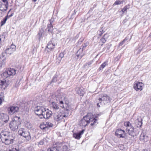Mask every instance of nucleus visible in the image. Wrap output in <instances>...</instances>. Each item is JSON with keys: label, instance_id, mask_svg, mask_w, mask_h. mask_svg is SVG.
I'll return each mask as SVG.
<instances>
[{"label": "nucleus", "instance_id": "e2e57ef3", "mask_svg": "<svg viewBox=\"0 0 151 151\" xmlns=\"http://www.w3.org/2000/svg\"><path fill=\"white\" fill-rule=\"evenodd\" d=\"M1 44H0V45Z\"/></svg>", "mask_w": 151, "mask_h": 151}, {"label": "nucleus", "instance_id": "4be33fe9", "mask_svg": "<svg viewBox=\"0 0 151 151\" xmlns=\"http://www.w3.org/2000/svg\"><path fill=\"white\" fill-rule=\"evenodd\" d=\"M88 114H89V116H88V120L89 122V124L90 122H92L91 124V126H93L94 124V123H96V119L95 118L90 117V116L91 115V113Z\"/></svg>", "mask_w": 151, "mask_h": 151}, {"label": "nucleus", "instance_id": "4c0bfd02", "mask_svg": "<svg viewBox=\"0 0 151 151\" xmlns=\"http://www.w3.org/2000/svg\"><path fill=\"white\" fill-rule=\"evenodd\" d=\"M63 115H65L66 116H64V118L67 117L69 114V111L68 109H66L64 113H63Z\"/></svg>", "mask_w": 151, "mask_h": 151}, {"label": "nucleus", "instance_id": "79ce46f5", "mask_svg": "<svg viewBox=\"0 0 151 151\" xmlns=\"http://www.w3.org/2000/svg\"><path fill=\"white\" fill-rule=\"evenodd\" d=\"M46 140V139L45 138H44L42 140H41L38 143V145H43V144L44 143V141Z\"/></svg>", "mask_w": 151, "mask_h": 151}, {"label": "nucleus", "instance_id": "412c9836", "mask_svg": "<svg viewBox=\"0 0 151 151\" xmlns=\"http://www.w3.org/2000/svg\"><path fill=\"white\" fill-rule=\"evenodd\" d=\"M53 22L52 19H51L50 20V24H48L47 25V29H48V31L50 33L52 34L53 31V26H52V23Z\"/></svg>", "mask_w": 151, "mask_h": 151}, {"label": "nucleus", "instance_id": "a878e982", "mask_svg": "<svg viewBox=\"0 0 151 151\" xmlns=\"http://www.w3.org/2000/svg\"><path fill=\"white\" fill-rule=\"evenodd\" d=\"M52 107L53 109L55 111H58L59 110V105L56 103L52 102Z\"/></svg>", "mask_w": 151, "mask_h": 151}, {"label": "nucleus", "instance_id": "ddd939ff", "mask_svg": "<svg viewBox=\"0 0 151 151\" xmlns=\"http://www.w3.org/2000/svg\"><path fill=\"white\" fill-rule=\"evenodd\" d=\"M89 44L88 42H86L84 44H83L82 45V48H80L78 50L77 52V56L78 57L80 56L81 58L84 55L83 53V50H84V48L86 47Z\"/></svg>", "mask_w": 151, "mask_h": 151}, {"label": "nucleus", "instance_id": "393cba45", "mask_svg": "<svg viewBox=\"0 0 151 151\" xmlns=\"http://www.w3.org/2000/svg\"><path fill=\"white\" fill-rule=\"evenodd\" d=\"M76 91L77 93L80 96H83L84 93L83 89L81 88H76Z\"/></svg>", "mask_w": 151, "mask_h": 151}, {"label": "nucleus", "instance_id": "052dcab7", "mask_svg": "<svg viewBox=\"0 0 151 151\" xmlns=\"http://www.w3.org/2000/svg\"><path fill=\"white\" fill-rule=\"evenodd\" d=\"M150 36H151V33H150Z\"/></svg>", "mask_w": 151, "mask_h": 151}, {"label": "nucleus", "instance_id": "37998d69", "mask_svg": "<svg viewBox=\"0 0 151 151\" xmlns=\"http://www.w3.org/2000/svg\"><path fill=\"white\" fill-rule=\"evenodd\" d=\"M93 61H91L87 63H86L84 65V66L86 67L88 65L89 66L91 65Z\"/></svg>", "mask_w": 151, "mask_h": 151}, {"label": "nucleus", "instance_id": "72a5a7b5", "mask_svg": "<svg viewBox=\"0 0 151 151\" xmlns=\"http://www.w3.org/2000/svg\"><path fill=\"white\" fill-rule=\"evenodd\" d=\"M124 125L125 126L127 127V128H128L132 126L130 123L129 122H125L124 123Z\"/></svg>", "mask_w": 151, "mask_h": 151}, {"label": "nucleus", "instance_id": "6e6d98bb", "mask_svg": "<svg viewBox=\"0 0 151 151\" xmlns=\"http://www.w3.org/2000/svg\"><path fill=\"white\" fill-rule=\"evenodd\" d=\"M39 116L40 117V118L41 119H42V118H44L43 117V116Z\"/></svg>", "mask_w": 151, "mask_h": 151}, {"label": "nucleus", "instance_id": "c9c22d12", "mask_svg": "<svg viewBox=\"0 0 151 151\" xmlns=\"http://www.w3.org/2000/svg\"><path fill=\"white\" fill-rule=\"evenodd\" d=\"M106 34H104V36L102 37V38L100 40V42H101L103 43H104L106 42V38L105 37V36L106 35Z\"/></svg>", "mask_w": 151, "mask_h": 151}, {"label": "nucleus", "instance_id": "f257e3e1", "mask_svg": "<svg viewBox=\"0 0 151 151\" xmlns=\"http://www.w3.org/2000/svg\"><path fill=\"white\" fill-rule=\"evenodd\" d=\"M0 138L3 142L6 145H9L13 142L14 138L9 132L2 131L0 133Z\"/></svg>", "mask_w": 151, "mask_h": 151}, {"label": "nucleus", "instance_id": "a19ab883", "mask_svg": "<svg viewBox=\"0 0 151 151\" xmlns=\"http://www.w3.org/2000/svg\"><path fill=\"white\" fill-rule=\"evenodd\" d=\"M64 55L63 53H61L58 56V59L61 60L62 58L64 57Z\"/></svg>", "mask_w": 151, "mask_h": 151}, {"label": "nucleus", "instance_id": "4468645a", "mask_svg": "<svg viewBox=\"0 0 151 151\" xmlns=\"http://www.w3.org/2000/svg\"><path fill=\"white\" fill-rule=\"evenodd\" d=\"M53 116L55 120L57 121L60 120L64 118V116H66L65 115H63V113L61 112L55 113Z\"/></svg>", "mask_w": 151, "mask_h": 151}, {"label": "nucleus", "instance_id": "5fc2aeb1", "mask_svg": "<svg viewBox=\"0 0 151 151\" xmlns=\"http://www.w3.org/2000/svg\"><path fill=\"white\" fill-rule=\"evenodd\" d=\"M120 58V56H118L117 57V60H118Z\"/></svg>", "mask_w": 151, "mask_h": 151}, {"label": "nucleus", "instance_id": "f8f14e48", "mask_svg": "<svg viewBox=\"0 0 151 151\" xmlns=\"http://www.w3.org/2000/svg\"><path fill=\"white\" fill-rule=\"evenodd\" d=\"M116 135L119 138H125L126 133L125 131L121 129H117L115 132Z\"/></svg>", "mask_w": 151, "mask_h": 151}, {"label": "nucleus", "instance_id": "3c124183", "mask_svg": "<svg viewBox=\"0 0 151 151\" xmlns=\"http://www.w3.org/2000/svg\"><path fill=\"white\" fill-rule=\"evenodd\" d=\"M4 37V35H1L0 36V44L1 43V38H2Z\"/></svg>", "mask_w": 151, "mask_h": 151}, {"label": "nucleus", "instance_id": "9b49d317", "mask_svg": "<svg viewBox=\"0 0 151 151\" xmlns=\"http://www.w3.org/2000/svg\"><path fill=\"white\" fill-rule=\"evenodd\" d=\"M44 107L41 106H37L35 108L34 111L35 114L39 116H42V114L44 113L42 112L44 110Z\"/></svg>", "mask_w": 151, "mask_h": 151}, {"label": "nucleus", "instance_id": "a211bd4d", "mask_svg": "<svg viewBox=\"0 0 151 151\" xmlns=\"http://www.w3.org/2000/svg\"><path fill=\"white\" fill-rule=\"evenodd\" d=\"M142 83L141 82L136 83L134 84V87L137 91H141L142 89Z\"/></svg>", "mask_w": 151, "mask_h": 151}, {"label": "nucleus", "instance_id": "5701e85b", "mask_svg": "<svg viewBox=\"0 0 151 151\" xmlns=\"http://www.w3.org/2000/svg\"><path fill=\"white\" fill-rule=\"evenodd\" d=\"M140 140L142 142H145L148 140V138L144 133H142L140 137Z\"/></svg>", "mask_w": 151, "mask_h": 151}, {"label": "nucleus", "instance_id": "aec40b11", "mask_svg": "<svg viewBox=\"0 0 151 151\" xmlns=\"http://www.w3.org/2000/svg\"><path fill=\"white\" fill-rule=\"evenodd\" d=\"M134 127L132 126L130 127L127 128L126 131L129 135L132 136L133 137L135 134L134 132Z\"/></svg>", "mask_w": 151, "mask_h": 151}, {"label": "nucleus", "instance_id": "13d9d810", "mask_svg": "<svg viewBox=\"0 0 151 151\" xmlns=\"http://www.w3.org/2000/svg\"><path fill=\"white\" fill-rule=\"evenodd\" d=\"M10 11H11V9L8 12V14H9V12H10Z\"/></svg>", "mask_w": 151, "mask_h": 151}, {"label": "nucleus", "instance_id": "423d86ee", "mask_svg": "<svg viewBox=\"0 0 151 151\" xmlns=\"http://www.w3.org/2000/svg\"><path fill=\"white\" fill-rule=\"evenodd\" d=\"M18 134L24 137L27 142H29L31 140V136L30 133L25 129H21L18 132Z\"/></svg>", "mask_w": 151, "mask_h": 151}, {"label": "nucleus", "instance_id": "603ef678", "mask_svg": "<svg viewBox=\"0 0 151 151\" xmlns=\"http://www.w3.org/2000/svg\"><path fill=\"white\" fill-rule=\"evenodd\" d=\"M13 14H14V13H12L11 14V15H8V18H10V17H12V16H13Z\"/></svg>", "mask_w": 151, "mask_h": 151}, {"label": "nucleus", "instance_id": "dca6fc26", "mask_svg": "<svg viewBox=\"0 0 151 151\" xmlns=\"http://www.w3.org/2000/svg\"><path fill=\"white\" fill-rule=\"evenodd\" d=\"M19 107L16 106H10L8 108V112L11 114L17 112L19 110Z\"/></svg>", "mask_w": 151, "mask_h": 151}, {"label": "nucleus", "instance_id": "c85d7f7f", "mask_svg": "<svg viewBox=\"0 0 151 151\" xmlns=\"http://www.w3.org/2000/svg\"><path fill=\"white\" fill-rule=\"evenodd\" d=\"M73 136L74 138L77 139H79L81 137L78 133H74L73 134Z\"/></svg>", "mask_w": 151, "mask_h": 151}, {"label": "nucleus", "instance_id": "1a4fd4ad", "mask_svg": "<svg viewBox=\"0 0 151 151\" xmlns=\"http://www.w3.org/2000/svg\"><path fill=\"white\" fill-rule=\"evenodd\" d=\"M8 2L6 0H0V10L3 12L6 11L8 8Z\"/></svg>", "mask_w": 151, "mask_h": 151}, {"label": "nucleus", "instance_id": "0eeeda50", "mask_svg": "<svg viewBox=\"0 0 151 151\" xmlns=\"http://www.w3.org/2000/svg\"><path fill=\"white\" fill-rule=\"evenodd\" d=\"M16 70L14 68H9L3 71L1 74V76L3 78H6L11 76L14 75L16 74Z\"/></svg>", "mask_w": 151, "mask_h": 151}, {"label": "nucleus", "instance_id": "a18cd8bd", "mask_svg": "<svg viewBox=\"0 0 151 151\" xmlns=\"http://www.w3.org/2000/svg\"><path fill=\"white\" fill-rule=\"evenodd\" d=\"M57 77L55 76H54L53 77L52 81L51 82H55L57 81Z\"/></svg>", "mask_w": 151, "mask_h": 151}, {"label": "nucleus", "instance_id": "58836bf2", "mask_svg": "<svg viewBox=\"0 0 151 151\" xmlns=\"http://www.w3.org/2000/svg\"><path fill=\"white\" fill-rule=\"evenodd\" d=\"M104 31L103 29L102 28H101V29H100V30L99 32H98V33L100 36H101L104 33Z\"/></svg>", "mask_w": 151, "mask_h": 151}, {"label": "nucleus", "instance_id": "39448f33", "mask_svg": "<svg viewBox=\"0 0 151 151\" xmlns=\"http://www.w3.org/2000/svg\"><path fill=\"white\" fill-rule=\"evenodd\" d=\"M55 97L56 100L59 101L60 107L63 108H65V107H69V105L66 103L64 104L63 101L65 100V98L63 96L62 93L56 92L55 95Z\"/></svg>", "mask_w": 151, "mask_h": 151}, {"label": "nucleus", "instance_id": "2eb2a0df", "mask_svg": "<svg viewBox=\"0 0 151 151\" xmlns=\"http://www.w3.org/2000/svg\"><path fill=\"white\" fill-rule=\"evenodd\" d=\"M16 46L12 44L5 50V52L6 54L10 55L16 50Z\"/></svg>", "mask_w": 151, "mask_h": 151}, {"label": "nucleus", "instance_id": "2f4dec72", "mask_svg": "<svg viewBox=\"0 0 151 151\" xmlns=\"http://www.w3.org/2000/svg\"><path fill=\"white\" fill-rule=\"evenodd\" d=\"M131 37L129 39V40L131 39ZM129 39V37L127 36L126 37L122 42H120L119 45L120 46H122L126 41H127Z\"/></svg>", "mask_w": 151, "mask_h": 151}, {"label": "nucleus", "instance_id": "4d7b16f0", "mask_svg": "<svg viewBox=\"0 0 151 151\" xmlns=\"http://www.w3.org/2000/svg\"><path fill=\"white\" fill-rule=\"evenodd\" d=\"M143 151H148V150H144Z\"/></svg>", "mask_w": 151, "mask_h": 151}, {"label": "nucleus", "instance_id": "bf43d9fd", "mask_svg": "<svg viewBox=\"0 0 151 151\" xmlns=\"http://www.w3.org/2000/svg\"><path fill=\"white\" fill-rule=\"evenodd\" d=\"M33 1L34 2H35L37 1V0H33Z\"/></svg>", "mask_w": 151, "mask_h": 151}, {"label": "nucleus", "instance_id": "7c9ffc66", "mask_svg": "<svg viewBox=\"0 0 151 151\" xmlns=\"http://www.w3.org/2000/svg\"><path fill=\"white\" fill-rule=\"evenodd\" d=\"M6 53H2L0 56V62L2 61L5 59V55Z\"/></svg>", "mask_w": 151, "mask_h": 151}, {"label": "nucleus", "instance_id": "9d476101", "mask_svg": "<svg viewBox=\"0 0 151 151\" xmlns=\"http://www.w3.org/2000/svg\"><path fill=\"white\" fill-rule=\"evenodd\" d=\"M89 114H88L86 116H84L79 122V125L81 126L86 127L88 124L89 122L88 120V117Z\"/></svg>", "mask_w": 151, "mask_h": 151}, {"label": "nucleus", "instance_id": "20e7f679", "mask_svg": "<svg viewBox=\"0 0 151 151\" xmlns=\"http://www.w3.org/2000/svg\"><path fill=\"white\" fill-rule=\"evenodd\" d=\"M20 118L18 116H15L12 119L9 124V127L13 131L17 130L20 126L21 121Z\"/></svg>", "mask_w": 151, "mask_h": 151}, {"label": "nucleus", "instance_id": "cd10ccee", "mask_svg": "<svg viewBox=\"0 0 151 151\" xmlns=\"http://www.w3.org/2000/svg\"><path fill=\"white\" fill-rule=\"evenodd\" d=\"M44 32V30L42 28H41L39 32L38 33L37 35V37L39 40H40L41 38L42 37V34Z\"/></svg>", "mask_w": 151, "mask_h": 151}, {"label": "nucleus", "instance_id": "680f3d73", "mask_svg": "<svg viewBox=\"0 0 151 151\" xmlns=\"http://www.w3.org/2000/svg\"><path fill=\"white\" fill-rule=\"evenodd\" d=\"M0 66H2V65H0Z\"/></svg>", "mask_w": 151, "mask_h": 151}, {"label": "nucleus", "instance_id": "864d4df0", "mask_svg": "<svg viewBox=\"0 0 151 151\" xmlns=\"http://www.w3.org/2000/svg\"><path fill=\"white\" fill-rule=\"evenodd\" d=\"M2 102V100L0 98V104H1V103Z\"/></svg>", "mask_w": 151, "mask_h": 151}, {"label": "nucleus", "instance_id": "f704fd0d", "mask_svg": "<svg viewBox=\"0 0 151 151\" xmlns=\"http://www.w3.org/2000/svg\"><path fill=\"white\" fill-rule=\"evenodd\" d=\"M40 127L41 129H47L46 127V125H45V122H44L43 123L40 124Z\"/></svg>", "mask_w": 151, "mask_h": 151}, {"label": "nucleus", "instance_id": "de8ad7c7", "mask_svg": "<svg viewBox=\"0 0 151 151\" xmlns=\"http://www.w3.org/2000/svg\"><path fill=\"white\" fill-rule=\"evenodd\" d=\"M84 131V130H83L81 131H80L78 133L80 135V136H81V135L83 133Z\"/></svg>", "mask_w": 151, "mask_h": 151}, {"label": "nucleus", "instance_id": "8fccbe9b", "mask_svg": "<svg viewBox=\"0 0 151 151\" xmlns=\"http://www.w3.org/2000/svg\"><path fill=\"white\" fill-rule=\"evenodd\" d=\"M127 19L126 18L123 21V22H122V23L123 24H124L126 22H127Z\"/></svg>", "mask_w": 151, "mask_h": 151}, {"label": "nucleus", "instance_id": "09e8293b", "mask_svg": "<svg viewBox=\"0 0 151 151\" xmlns=\"http://www.w3.org/2000/svg\"><path fill=\"white\" fill-rule=\"evenodd\" d=\"M47 111L45 109V108L44 109V110H43L42 112L44 113L45 115L46 114V112H47Z\"/></svg>", "mask_w": 151, "mask_h": 151}, {"label": "nucleus", "instance_id": "bb28decb", "mask_svg": "<svg viewBox=\"0 0 151 151\" xmlns=\"http://www.w3.org/2000/svg\"><path fill=\"white\" fill-rule=\"evenodd\" d=\"M55 46V45L53 44L52 41H51L48 43L47 47L48 49L52 50L54 48Z\"/></svg>", "mask_w": 151, "mask_h": 151}, {"label": "nucleus", "instance_id": "b1692460", "mask_svg": "<svg viewBox=\"0 0 151 151\" xmlns=\"http://www.w3.org/2000/svg\"><path fill=\"white\" fill-rule=\"evenodd\" d=\"M44 114V113L42 114V116L44 118L47 119L49 118L52 115V112L51 111H49L47 110L46 112V114L45 115Z\"/></svg>", "mask_w": 151, "mask_h": 151}, {"label": "nucleus", "instance_id": "49530a36", "mask_svg": "<svg viewBox=\"0 0 151 151\" xmlns=\"http://www.w3.org/2000/svg\"><path fill=\"white\" fill-rule=\"evenodd\" d=\"M119 147L120 150H123L124 148V146L123 145H120Z\"/></svg>", "mask_w": 151, "mask_h": 151}, {"label": "nucleus", "instance_id": "c756f323", "mask_svg": "<svg viewBox=\"0 0 151 151\" xmlns=\"http://www.w3.org/2000/svg\"><path fill=\"white\" fill-rule=\"evenodd\" d=\"M8 15H7L1 21V25L2 26L3 25L6 23V21L7 20Z\"/></svg>", "mask_w": 151, "mask_h": 151}, {"label": "nucleus", "instance_id": "ea45409f", "mask_svg": "<svg viewBox=\"0 0 151 151\" xmlns=\"http://www.w3.org/2000/svg\"><path fill=\"white\" fill-rule=\"evenodd\" d=\"M122 3V1H121L119 0L116 1L113 4V5H116L120 4Z\"/></svg>", "mask_w": 151, "mask_h": 151}, {"label": "nucleus", "instance_id": "e433bc0d", "mask_svg": "<svg viewBox=\"0 0 151 151\" xmlns=\"http://www.w3.org/2000/svg\"><path fill=\"white\" fill-rule=\"evenodd\" d=\"M106 65V62H104L101 65L99 69V70H102L105 67Z\"/></svg>", "mask_w": 151, "mask_h": 151}, {"label": "nucleus", "instance_id": "6e6552de", "mask_svg": "<svg viewBox=\"0 0 151 151\" xmlns=\"http://www.w3.org/2000/svg\"><path fill=\"white\" fill-rule=\"evenodd\" d=\"M9 120V117L6 114H0V126L3 125L4 123H7Z\"/></svg>", "mask_w": 151, "mask_h": 151}, {"label": "nucleus", "instance_id": "6ab92c4d", "mask_svg": "<svg viewBox=\"0 0 151 151\" xmlns=\"http://www.w3.org/2000/svg\"><path fill=\"white\" fill-rule=\"evenodd\" d=\"M142 118L140 116L138 117L137 119L135 121L134 124L137 127H140L142 125Z\"/></svg>", "mask_w": 151, "mask_h": 151}, {"label": "nucleus", "instance_id": "f03ea898", "mask_svg": "<svg viewBox=\"0 0 151 151\" xmlns=\"http://www.w3.org/2000/svg\"><path fill=\"white\" fill-rule=\"evenodd\" d=\"M67 146L65 143H56L53 144L52 147L48 148L47 151H67Z\"/></svg>", "mask_w": 151, "mask_h": 151}, {"label": "nucleus", "instance_id": "7ed1b4c3", "mask_svg": "<svg viewBox=\"0 0 151 151\" xmlns=\"http://www.w3.org/2000/svg\"><path fill=\"white\" fill-rule=\"evenodd\" d=\"M111 98L110 97L106 94H102L100 95V97L97 100V106L100 107L110 102Z\"/></svg>", "mask_w": 151, "mask_h": 151}, {"label": "nucleus", "instance_id": "473e14b6", "mask_svg": "<svg viewBox=\"0 0 151 151\" xmlns=\"http://www.w3.org/2000/svg\"><path fill=\"white\" fill-rule=\"evenodd\" d=\"M46 125L47 129L48 127H52L53 126V124L49 122H45Z\"/></svg>", "mask_w": 151, "mask_h": 151}, {"label": "nucleus", "instance_id": "f3484780", "mask_svg": "<svg viewBox=\"0 0 151 151\" xmlns=\"http://www.w3.org/2000/svg\"><path fill=\"white\" fill-rule=\"evenodd\" d=\"M8 85L6 80L4 79L3 80H0V90H5Z\"/></svg>", "mask_w": 151, "mask_h": 151}, {"label": "nucleus", "instance_id": "c03bdc74", "mask_svg": "<svg viewBox=\"0 0 151 151\" xmlns=\"http://www.w3.org/2000/svg\"><path fill=\"white\" fill-rule=\"evenodd\" d=\"M128 9L127 7V6H126L123 8L122 10V11L124 13L125 11H126Z\"/></svg>", "mask_w": 151, "mask_h": 151}]
</instances>
